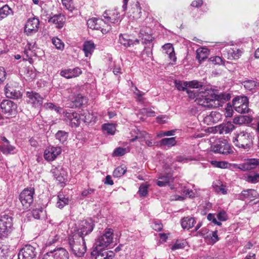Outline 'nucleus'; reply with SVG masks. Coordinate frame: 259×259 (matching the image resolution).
Returning <instances> with one entry per match:
<instances>
[{
  "instance_id": "nucleus-42",
  "label": "nucleus",
  "mask_w": 259,
  "mask_h": 259,
  "mask_svg": "<svg viewBox=\"0 0 259 259\" xmlns=\"http://www.w3.org/2000/svg\"><path fill=\"white\" fill-rule=\"evenodd\" d=\"M160 143L161 145L171 147L175 146L177 144V141L175 137L166 138L162 139L160 141Z\"/></svg>"
},
{
  "instance_id": "nucleus-48",
  "label": "nucleus",
  "mask_w": 259,
  "mask_h": 259,
  "mask_svg": "<svg viewBox=\"0 0 259 259\" xmlns=\"http://www.w3.org/2000/svg\"><path fill=\"white\" fill-rule=\"evenodd\" d=\"M149 138L150 136L149 134L145 131L138 130L136 138L139 140L141 143L144 142V140H146L147 139H149Z\"/></svg>"
},
{
  "instance_id": "nucleus-12",
  "label": "nucleus",
  "mask_w": 259,
  "mask_h": 259,
  "mask_svg": "<svg viewBox=\"0 0 259 259\" xmlns=\"http://www.w3.org/2000/svg\"><path fill=\"white\" fill-rule=\"evenodd\" d=\"M233 106L238 113L243 114L248 112V100L246 97H241L233 100Z\"/></svg>"
},
{
  "instance_id": "nucleus-39",
  "label": "nucleus",
  "mask_w": 259,
  "mask_h": 259,
  "mask_svg": "<svg viewBox=\"0 0 259 259\" xmlns=\"http://www.w3.org/2000/svg\"><path fill=\"white\" fill-rule=\"evenodd\" d=\"M12 13V9L6 5L0 8V21L6 18Z\"/></svg>"
},
{
  "instance_id": "nucleus-29",
  "label": "nucleus",
  "mask_w": 259,
  "mask_h": 259,
  "mask_svg": "<svg viewBox=\"0 0 259 259\" xmlns=\"http://www.w3.org/2000/svg\"><path fill=\"white\" fill-rule=\"evenodd\" d=\"M174 178L170 174H165L158 177V179L156 182V184L161 187H165L169 184L170 182H172Z\"/></svg>"
},
{
  "instance_id": "nucleus-10",
  "label": "nucleus",
  "mask_w": 259,
  "mask_h": 259,
  "mask_svg": "<svg viewBox=\"0 0 259 259\" xmlns=\"http://www.w3.org/2000/svg\"><path fill=\"white\" fill-rule=\"evenodd\" d=\"M102 20L105 23H116L120 21V14L116 10H110L105 11Z\"/></svg>"
},
{
  "instance_id": "nucleus-1",
  "label": "nucleus",
  "mask_w": 259,
  "mask_h": 259,
  "mask_svg": "<svg viewBox=\"0 0 259 259\" xmlns=\"http://www.w3.org/2000/svg\"><path fill=\"white\" fill-rule=\"evenodd\" d=\"M68 244L73 254L77 256H82L86 251L84 238L75 234L68 238Z\"/></svg>"
},
{
  "instance_id": "nucleus-16",
  "label": "nucleus",
  "mask_w": 259,
  "mask_h": 259,
  "mask_svg": "<svg viewBox=\"0 0 259 259\" xmlns=\"http://www.w3.org/2000/svg\"><path fill=\"white\" fill-rule=\"evenodd\" d=\"M61 152L60 147H49L44 152V158L48 161H53Z\"/></svg>"
},
{
  "instance_id": "nucleus-27",
  "label": "nucleus",
  "mask_w": 259,
  "mask_h": 259,
  "mask_svg": "<svg viewBox=\"0 0 259 259\" xmlns=\"http://www.w3.org/2000/svg\"><path fill=\"white\" fill-rule=\"evenodd\" d=\"M66 21V17L62 14L55 15L49 20V22L53 23L58 28L63 27Z\"/></svg>"
},
{
  "instance_id": "nucleus-43",
  "label": "nucleus",
  "mask_w": 259,
  "mask_h": 259,
  "mask_svg": "<svg viewBox=\"0 0 259 259\" xmlns=\"http://www.w3.org/2000/svg\"><path fill=\"white\" fill-rule=\"evenodd\" d=\"M69 202L68 198H65L64 195L59 194L58 195V201L57 202V206L60 208H63L65 205Z\"/></svg>"
},
{
  "instance_id": "nucleus-47",
  "label": "nucleus",
  "mask_w": 259,
  "mask_h": 259,
  "mask_svg": "<svg viewBox=\"0 0 259 259\" xmlns=\"http://www.w3.org/2000/svg\"><path fill=\"white\" fill-rule=\"evenodd\" d=\"M248 120H251L248 116H239L234 118L233 123L236 124H242Z\"/></svg>"
},
{
  "instance_id": "nucleus-25",
  "label": "nucleus",
  "mask_w": 259,
  "mask_h": 259,
  "mask_svg": "<svg viewBox=\"0 0 259 259\" xmlns=\"http://www.w3.org/2000/svg\"><path fill=\"white\" fill-rule=\"evenodd\" d=\"M163 53L168 57L170 60L175 62L177 60L174 48L171 44H166L162 47Z\"/></svg>"
},
{
  "instance_id": "nucleus-46",
  "label": "nucleus",
  "mask_w": 259,
  "mask_h": 259,
  "mask_svg": "<svg viewBox=\"0 0 259 259\" xmlns=\"http://www.w3.org/2000/svg\"><path fill=\"white\" fill-rule=\"evenodd\" d=\"M241 52L237 49H230L228 51L229 58L232 57L233 59H237L241 56Z\"/></svg>"
},
{
  "instance_id": "nucleus-8",
  "label": "nucleus",
  "mask_w": 259,
  "mask_h": 259,
  "mask_svg": "<svg viewBox=\"0 0 259 259\" xmlns=\"http://www.w3.org/2000/svg\"><path fill=\"white\" fill-rule=\"evenodd\" d=\"M37 255L36 249L31 245L24 246L18 253V259H36Z\"/></svg>"
},
{
  "instance_id": "nucleus-61",
  "label": "nucleus",
  "mask_w": 259,
  "mask_h": 259,
  "mask_svg": "<svg viewBox=\"0 0 259 259\" xmlns=\"http://www.w3.org/2000/svg\"><path fill=\"white\" fill-rule=\"evenodd\" d=\"M211 239V243L214 244L219 240V237L218 236L217 231L210 232L208 235H206Z\"/></svg>"
},
{
  "instance_id": "nucleus-32",
  "label": "nucleus",
  "mask_w": 259,
  "mask_h": 259,
  "mask_svg": "<svg viewBox=\"0 0 259 259\" xmlns=\"http://www.w3.org/2000/svg\"><path fill=\"white\" fill-rule=\"evenodd\" d=\"M257 192L253 189H248L243 191L239 195V199L244 200L246 198L252 200L257 197Z\"/></svg>"
},
{
  "instance_id": "nucleus-30",
  "label": "nucleus",
  "mask_w": 259,
  "mask_h": 259,
  "mask_svg": "<svg viewBox=\"0 0 259 259\" xmlns=\"http://www.w3.org/2000/svg\"><path fill=\"white\" fill-rule=\"evenodd\" d=\"M95 49V46L92 41H85L82 46V50L86 57H90Z\"/></svg>"
},
{
  "instance_id": "nucleus-13",
  "label": "nucleus",
  "mask_w": 259,
  "mask_h": 259,
  "mask_svg": "<svg viewBox=\"0 0 259 259\" xmlns=\"http://www.w3.org/2000/svg\"><path fill=\"white\" fill-rule=\"evenodd\" d=\"M36 49L35 44L32 45L28 42L25 46L23 51V59L25 60L29 61L31 64L33 63L34 61V58L36 57Z\"/></svg>"
},
{
  "instance_id": "nucleus-14",
  "label": "nucleus",
  "mask_w": 259,
  "mask_h": 259,
  "mask_svg": "<svg viewBox=\"0 0 259 259\" xmlns=\"http://www.w3.org/2000/svg\"><path fill=\"white\" fill-rule=\"evenodd\" d=\"M91 255L95 256V259H112L114 256L112 251H106L104 249L94 248Z\"/></svg>"
},
{
  "instance_id": "nucleus-49",
  "label": "nucleus",
  "mask_w": 259,
  "mask_h": 259,
  "mask_svg": "<svg viewBox=\"0 0 259 259\" xmlns=\"http://www.w3.org/2000/svg\"><path fill=\"white\" fill-rule=\"evenodd\" d=\"M59 239L60 236L58 234H56L55 232H52L48 239L47 244L50 245H52L59 241Z\"/></svg>"
},
{
  "instance_id": "nucleus-50",
  "label": "nucleus",
  "mask_w": 259,
  "mask_h": 259,
  "mask_svg": "<svg viewBox=\"0 0 259 259\" xmlns=\"http://www.w3.org/2000/svg\"><path fill=\"white\" fill-rule=\"evenodd\" d=\"M126 170L125 166H118L113 171V175L116 178L120 177L125 174Z\"/></svg>"
},
{
  "instance_id": "nucleus-62",
  "label": "nucleus",
  "mask_w": 259,
  "mask_h": 259,
  "mask_svg": "<svg viewBox=\"0 0 259 259\" xmlns=\"http://www.w3.org/2000/svg\"><path fill=\"white\" fill-rule=\"evenodd\" d=\"M185 246V242L177 241L171 248L172 250L182 249Z\"/></svg>"
},
{
  "instance_id": "nucleus-55",
  "label": "nucleus",
  "mask_w": 259,
  "mask_h": 259,
  "mask_svg": "<svg viewBox=\"0 0 259 259\" xmlns=\"http://www.w3.org/2000/svg\"><path fill=\"white\" fill-rule=\"evenodd\" d=\"M139 37H142V39L144 40L145 43L150 42L152 41V36L148 33L144 32L142 30L140 31Z\"/></svg>"
},
{
  "instance_id": "nucleus-33",
  "label": "nucleus",
  "mask_w": 259,
  "mask_h": 259,
  "mask_svg": "<svg viewBox=\"0 0 259 259\" xmlns=\"http://www.w3.org/2000/svg\"><path fill=\"white\" fill-rule=\"evenodd\" d=\"M231 98V96L229 94L227 93H221L220 94H215L213 93V104L215 105L217 107V104L215 103V101L224 102L229 101Z\"/></svg>"
},
{
  "instance_id": "nucleus-51",
  "label": "nucleus",
  "mask_w": 259,
  "mask_h": 259,
  "mask_svg": "<svg viewBox=\"0 0 259 259\" xmlns=\"http://www.w3.org/2000/svg\"><path fill=\"white\" fill-rule=\"evenodd\" d=\"M67 134L63 131H59L56 134V138L60 143H64L67 139Z\"/></svg>"
},
{
  "instance_id": "nucleus-6",
  "label": "nucleus",
  "mask_w": 259,
  "mask_h": 259,
  "mask_svg": "<svg viewBox=\"0 0 259 259\" xmlns=\"http://www.w3.org/2000/svg\"><path fill=\"white\" fill-rule=\"evenodd\" d=\"M113 231L111 229L106 230L105 233L99 237L96 242V246L94 248H99L100 250L104 249L112 242L113 240Z\"/></svg>"
},
{
  "instance_id": "nucleus-53",
  "label": "nucleus",
  "mask_w": 259,
  "mask_h": 259,
  "mask_svg": "<svg viewBox=\"0 0 259 259\" xmlns=\"http://www.w3.org/2000/svg\"><path fill=\"white\" fill-rule=\"evenodd\" d=\"M127 151L126 148L122 147L116 148L112 153V156L114 157L121 156L124 155Z\"/></svg>"
},
{
  "instance_id": "nucleus-21",
  "label": "nucleus",
  "mask_w": 259,
  "mask_h": 259,
  "mask_svg": "<svg viewBox=\"0 0 259 259\" xmlns=\"http://www.w3.org/2000/svg\"><path fill=\"white\" fill-rule=\"evenodd\" d=\"M6 96L9 98L19 99L22 96L21 92L14 88L13 82L10 81L5 87Z\"/></svg>"
},
{
  "instance_id": "nucleus-37",
  "label": "nucleus",
  "mask_w": 259,
  "mask_h": 259,
  "mask_svg": "<svg viewBox=\"0 0 259 259\" xmlns=\"http://www.w3.org/2000/svg\"><path fill=\"white\" fill-rule=\"evenodd\" d=\"M244 87L248 91H252L257 87H259V83L252 80H246L242 82Z\"/></svg>"
},
{
  "instance_id": "nucleus-58",
  "label": "nucleus",
  "mask_w": 259,
  "mask_h": 259,
  "mask_svg": "<svg viewBox=\"0 0 259 259\" xmlns=\"http://www.w3.org/2000/svg\"><path fill=\"white\" fill-rule=\"evenodd\" d=\"M246 180L248 182L251 183H256L259 181V174L248 175L246 178Z\"/></svg>"
},
{
  "instance_id": "nucleus-26",
  "label": "nucleus",
  "mask_w": 259,
  "mask_h": 259,
  "mask_svg": "<svg viewBox=\"0 0 259 259\" xmlns=\"http://www.w3.org/2000/svg\"><path fill=\"white\" fill-rule=\"evenodd\" d=\"M20 71L23 78L27 81H32L37 75L36 71L32 68L24 67Z\"/></svg>"
},
{
  "instance_id": "nucleus-3",
  "label": "nucleus",
  "mask_w": 259,
  "mask_h": 259,
  "mask_svg": "<svg viewBox=\"0 0 259 259\" xmlns=\"http://www.w3.org/2000/svg\"><path fill=\"white\" fill-rule=\"evenodd\" d=\"M195 102L201 106L208 108H214L213 104V91L205 88L199 89Z\"/></svg>"
},
{
  "instance_id": "nucleus-17",
  "label": "nucleus",
  "mask_w": 259,
  "mask_h": 259,
  "mask_svg": "<svg viewBox=\"0 0 259 259\" xmlns=\"http://www.w3.org/2000/svg\"><path fill=\"white\" fill-rule=\"evenodd\" d=\"M26 95L29 99L28 102L32 104L33 106L38 107L42 105L44 98L38 93L34 92H27Z\"/></svg>"
},
{
  "instance_id": "nucleus-64",
  "label": "nucleus",
  "mask_w": 259,
  "mask_h": 259,
  "mask_svg": "<svg viewBox=\"0 0 259 259\" xmlns=\"http://www.w3.org/2000/svg\"><path fill=\"white\" fill-rule=\"evenodd\" d=\"M95 191V190L93 188H88V189H85L83 190L81 193V197L82 198H84L85 197H88L89 195L94 193Z\"/></svg>"
},
{
  "instance_id": "nucleus-54",
  "label": "nucleus",
  "mask_w": 259,
  "mask_h": 259,
  "mask_svg": "<svg viewBox=\"0 0 259 259\" xmlns=\"http://www.w3.org/2000/svg\"><path fill=\"white\" fill-rule=\"evenodd\" d=\"M213 188L214 191L217 193H221L223 194H226L227 193V191L225 189V186L221 184V183H219V184H214Z\"/></svg>"
},
{
  "instance_id": "nucleus-24",
  "label": "nucleus",
  "mask_w": 259,
  "mask_h": 259,
  "mask_svg": "<svg viewBox=\"0 0 259 259\" xmlns=\"http://www.w3.org/2000/svg\"><path fill=\"white\" fill-rule=\"evenodd\" d=\"M222 118V115L217 111H212L208 115L204 116L203 121L207 125L218 122Z\"/></svg>"
},
{
  "instance_id": "nucleus-34",
  "label": "nucleus",
  "mask_w": 259,
  "mask_h": 259,
  "mask_svg": "<svg viewBox=\"0 0 259 259\" xmlns=\"http://www.w3.org/2000/svg\"><path fill=\"white\" fill-rule=\"evenodd\" d=\"M131 16L134 19H139L141 16V8L139 2H137L131 8Z\"/></svg>"
},
{
  "instance_id": "nucleus-18",
  "label": "nucleus",
  "mask_w": 259,
  "mask_h": 259,
  "mask_svg": "<svg viewBox=\"0 0 259 259\" xmlns=\"http://www.w3.org/2000/svg\"><path fill=\"white\" fill-rule=\"evenodd\" d=\"M259 165V159H248L244 163L239 164L237 168L243 171L249 170L255 168Z\"/></svg>"
},
{
  "instance_id": "nucleus-41",
  "label": "nucleus",
  "mask_w": 259,
  "mask_h": 259,
  "mask_svg": "<svg viewBox=\"0 0 259 259\" xmlns=\"http://www.w3.org/2000/svg\"><path fill=\"white\" fill-rule=\"evenodd\" d=\"M103 21L102 20L98 19L96 18H92L88 20L87 24L88 27L92 29H98L100 28L99 22Z\"/></svg>"
},
{
  "instance_id": "nucleus-52",
  "label": "nucleus",
  "mask_w": 259,
  "mask_h": 259,
  "mask_svg": "<svg viewBox=\"0 0 259 259\" xmlns=\"http://www.w3.org/2000/svg\"><path fill=\"white\" fill-rule=\"evenodd\" d=\"M53 44L58 50H63L64 48V43L61 39L57 37H54L52 39Z\"/></svg>"
},
{
  "instance_id": "nucleus-2",
  "label": "nucleus",
  "mask_w": 259,
  "mask_h": 259,
  "mask_svg": "<svg viewBox=\"0 0 259 259\" xmlns=\"http://www.w3.org/2000/svg\"><path fill=\"white\" fill-rule=\"evenodd\" d=\"M233 142L236 147L248 150L252 147L253 137L250 133L241 131L233 138Z\"/></svg>"
},
{
  "instance_id": "nucleus-57",
  "label": "nucleus",
  "mask_w": 259,
  "mask_h": 259,
  "mask_svg": "<svg viewBox=\"0 0 259 259\" xmlns=\"http://www.w3.org/2000/svg\"><path fill=\"white\" fill-rule=\"evenodd\" d=\"M187 87L193 89H201L203 88V85L201 82L197 80H192L191 81H187Z\"/></svg>"
},
{
  "instance_id": "nucleus-63",
  "label": "nucleus",
  "mask_w": 259,
  "mask_h": 259,
  "mask_svg": "<svg viewBox=\"0 0 259 259\" xmlns=\"http://www.w3.org/2000/svg\"><path fill=\"white\" fill-rule=\"evenodd\" d=\"M210 61L214 64L222 65L224 64V62L222 58L219 56H214L210 58Z\"/></svg>"
},
{
  "instance_id": "nucleus-40",
  "label": "nucleus",
  "mask_w": 259,
  "mask_h": 259,
  "mask_svg": "<svg viewBox=\"0 0 259 259\" xmlns=\"http://www.w3.org/2000/svg\"><path fill=\"white\" fill-rule=\"evenodd\" d=\"M80 118L82 121L86 123H90L95 120L94 116L88 111H83L80 114Z\"/></svg>"
},
{
  "instance_id": "nucleus-56",
  "label": "nucleus",
  "mask_w": 259,
  "mask_h": 259,
  "mask_svg": "<svg viewBox=\"0 0 259 259\" xmlns=\"http://www.w3.org/2000/svg\"><path fill=\"white\" fill-rule=\"evenodd\" d=\"M211 164L216 167L225 168L228 166L229 163L226 161H218L216 160H211Z\"/></svg>"
},
{
  "instance_id": "nucleus-15",
  "label": "nucleus",
  "mask_w": 259,
  "mask_h": 259,
  "mask_svg": "<svg viewBox=\"0 0 259 259\" xmlns=\"http://www.w3.org/2000/svg\"><path fill=\"white\" fill-rule=\"evenodd\" d=\"M213 150L217 153L223 154L225 155L229 154L233 152L230 145L225 142H219L217 143L213 147Z\"/></svg>"
},
{
  "instance_id": "nucleus-19",
  "label": "nucleus",
  "mask_w": 259,
  "mask_h": 259,
  "mask_svg": "<svg viewBox=\"0 0 259 259\" xmlns=\"http://www.w3.org/2000/svg\"><path fill=\"white\" fill-rule=\"evenodd\" d=\"M234 128L233 124L228 121L214 127L213 132L219 134H226L232 131Z\"/></svg>"
},
{
  "instance_id": "nucleus-5",
  "label": "nucleus",
  "mask_w": 259,
  "mask_h": 259,
  "mask_svg": "<svg viewBox=\"0 0 259 259\" xmlns=\"http://www.w3.org/2000/svg\"><path fill=\"white\" fill-rule=\"evenodd\" d=\"M34 189L33 188L25 189L20 194L19 200L23 209H28L33 201Z\"/></svg>"
},
{
  "instance_id": "nucleus-38",
  "label": "nucleus",
  "mask_w": 259,
  "mask_h": 259,
  "mask_svg": "<svg viewBox=\"0 0 259 259\" xmlns=\"http://www.w3.org/2000/svg\"><path fill=\"white\" fill-rule=\"evenodd\" d=\"M87 103V99L85 97L81 95H78L73 101L75 107H80Z\"/></svg>"
},
{
  "instance_id": "nucleus-7",
  "label": "nucleus",
  "mask_w": 259,
  "mask_h": 259,
  "mask_svg": "<svg viewBox=\"0 0 259 259\" xmlns=\"http://www.w3.org/2000/svg\"><path fill=\"white\" fill-rule=\"evenodd\" d=\"M69 253L64 248L60 247L47 252L42 259H68Z\"/></svg>"
},
{
  "instance_id": "nucleus-60",
  "label": "nucleus",
  "mask_w": 259,
  "mask_h": 259,
  "mask_svg": "<svg viewBox=\"0 0 259 259\" xmlns=\"http://www.w3.org/2000/svg\"><path fill=\"white\" fill-rule=\"evenodd\" d=\"M148 185L142 184L139 189V193L141 196L145 197L148 193Z\"/></svg>"
},
{
  "instance_id": "nucleus-45",
  "label": "nucleus",
  "mask_w": 259,
  "mask_h": 259,
  "mask_svg": "<svg viewBox=\"0 0 259 259\" xmlns=\"http://www.w3.org/2000/svg\"><path fill=\"white\" fill-rule=\"evenodd\" d=\"M102 129L104 131H106L108 134L112 135L114 134L116 131V127L115 125L110 123L103 124Z\"/></svg>"
},
{
  "instance_id": "nucleus-23",
  "label": "nucleus",
  "mask_w": 259,
  "mask_h": 259,
  "mask_svg": "<svg viewBox=\"0 0 259 259\" xmlns=\"http://www.w3.org/2000/svg\"><path fill=\"white\" fill-rule=\"evenodd\" d=\"M82 73V71L79 67L73 69H67L62 70L60 72V75L66 78L76 77Z\"/></svg>"
},
{
  "instance_id": "nucleus-31",
  "label": "nucleus",
  "mask_w": 259,
  "mask_h": 259,
  "mask_svg": "<svg viewBox=\"0 0 259 259\" xmlns=\"http://www.w3.org/2000/svg\"><path fill=\"white\" fill-rule=\"evenodd\" d=\"M119 42L125 47H131L135 44H139V40L136 39L134 40L130 39L127 35H120L119 38Z\"/></svg>"
},
{
  "instance_id": "nucleus-20",
  "label": "nucleus",
  "mask_w": 259,
  "mask_h": 259,
  "mask_svg": "<svg viewBox=\"0 0 259 259\" xmlns=\"http://www.w3.org/2000/svg\"><path fill=\"white\" fill-rule=\"evenodd\" d=\"M51 171L54 178L60 183L64 182L66 179L67 174L66 171L61 166L53 167Z\"/></svg>"
},
{
  "instance_id": "nucleus-22",
  "label": "nucleus",
  "mask_w": 259,
  "mask_h": 259,
  "mask_svg": "<svg viewBox=\"0 0 259 259\" xmlns=\"http://www.w3.org/2000/svg\"><path fill=\"white\" fill-rule=\"evenodd\" d=\"M93 230V225L91 221L87 220L82 221L78 229V234L80 237H83L91 233Z\"/></svg>"
},
{
  "instance_id": "nucleus-11",
  "label": "nucleus",
  "mask_w": 259,
  "mask_h": 259,
  "mask_svg": "<svg viewBox=\"0 0 259 259\" xmlns=\"http://www.w3.org/2000/svg\"><path fill=\"white\" fill-rule=\"evenodd\" d=\"M2 112L8 115H15L17 113V106L13 102L4 100L0 104Z\"/></svg>"
},
{
  "instance_id": "nucleus-36",
  "label": "nucleus",
  "mask_w": 259,
  "mask_h": 259,
  "mask_svg": "<svg viewBox=\"0 0 259 259\" xmlns=\"http://www.w3.org/2000/svg\"><path fill=\"white\" fill-rule=\"evenodd\" d=\"M208 55V50L205 48H200L196 51V58L199 62L205 60Z\"/></svg>"
},
{
  "instance_id": "nucleus-9",
  "label": "nucleus",
  "mask_w": 259,
  "mask_h": 259,
  "mask_svg": "<svg viewBox=\"0 0 259 259\" xmlns=\"http://www.w3.org/2000/svg\"><path fill=\"white\" fill-rule=\"evenodd\" d=\"M39 28V21L35 17L29 18L26 22L24 33L28 36L36 33Z\"/></svg>"
},
{
  "instance_id": "nucleus-44",
  "label": "nucleus",
  "mask_w": 259,
  "mask_h": 259,
  "mask_svg": "<svg viewBox=\"0 0 259 259\" xmlns=\"http://www.w3.org/2000/svg\"><path fill=\"white\" fill-rule=\"evenodd\" d=\"M15 147L9 144L0 146V150L5 154H13Z\"/></svg>"
},
{
  "instance_id": "nucleus-28",
  "label": "nucleus",
  "mask_w": 259,
  "mask_h": 259,
  "mask_svg": "<svg viewBox=\"0 0 259 259\" xmlns=\"http://www.w3.org/2000/svg\"><path fill=\"white\" fill-rule=\"evenodd\" d=\"M66 117L70 121V125L72 127L78 126L81 120L80 118V115L78 114L75 112H66L65 113Z\"/></svg>"
},
{
  "instance_id": "nucleus-35",
  "label": "nucleus",
  "mask_w": 259,
  "mask_h": 259,
  "mask_svg": "<svg viewBox=\"0 0 259 259\" xmlns=\"http://www.w3.org/2000/svg\"><path fill=\"white\" fill-rule=\"evenodd\" d=\"M195 223V221L193 218L185 217L181 221V225L183 228L189 229L192 228Z\"/></svg>"
},
{
  "instance_id": "nucleus-4",
  "label": "nucleus",
  "mask_w": 259,
  "mask_h": 259,
  "mask_svg": "<svg viewBox=\"0 0 259 259\" xmlns=\"http://www.w3.org/2000/svg\"><path fill=\"white\" fill-rule=\"evenodd\" d=\"M12 226V217L4 214L0 217V238L6 237Z\"/></svg>"
},
{
  "instance_id": "nucleus-59",
  "label": "nucleus",
  "mask_w": 259,
  "mask_h": 259,
  "mask_svg": "<svg viewBox=\"0 0 259 259\" xmlns=\"http://www.w3.org/2000/svg\"><path fill=\"white\" fill-rule=\"evenodd\" d=\"M175 83L176 87L179 91H186L187 89V81L182 82L180 80H176Z\"/></svg>"
}]
</instances>
